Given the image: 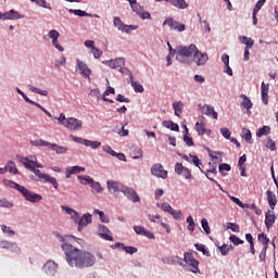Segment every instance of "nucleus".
<instances>
[{
    "label": "nucleus",
    "mask_w": 278,
    "mask_h": 278,
    "mask_svg": "<svg viewBox=\"0 0 278 278\" xmlns=\"http://www.w3.org/2000/svg\"><path fill=\"white\" fill-rule=\"evenodd\" d=\"M64 253L71 268H90L97 262L94 254L79 250L75 245H65Z\"/></svg>",
    "instance_id": "nucleus-1"
},
{
    "label": "nucleus",
    "mask_w": 278,
    "mask_h": 278,
    "mask_svg": "<svg viewBox=\"0 0 278 278\" xmlns=\"http://www.w3.org/2000/svg\"><path fill=\"white\" fill-rule=\"evenodd\" d=\"M3 186H7V188H11L13 190H17V192H21V194L24 197L25 201H28L29 203H40V201H42V195L34 193L29 191L27 188L12 180L4 179Z\"/></svg>",
    "instance_id": "nucleus-2"
},
{
    "label": "nucleus",
    "mask_w": 278,
    "mask_h": 278,
    "mask_svg": "<svg viewBox=\"0 0 278 278\" xmlns=\"http://www.w3.org/2000/svg\"><path fill=\"white\" fill-rule=\"evenodd\" d=\"M197 51V46L191 43L189 47L180 46L177 48L176 60L180 64H187L190 66L192 64V55Z\"/></svg>",
    "instance_id": "nucleus-3"
},
{
    "label": "nucleus",
    "mask_w": 278,
    "mask_h": 278,
    "mask_svg": "<svg viewBox=\"0 0 278 278\" xmlns=\"http://www.w3.org/2000/svg\"><path fill=\"white\" fill-rule=\"evenodd\" d=\"M54 121H58L59 125H63L66 129L72 131H80L84 123L75 117L66 118L64 113H61L59 117H54Z\"/></svg>",
    "instance_id": "nucleus-4"
},
{
    "label": "nucleus",
    "mask_w": 278,
    "mask_h": 278,
    "mask_svg": "<svg viewBox=\"0 0 278 278\" xmlns=\"http://www.w3.org/2000/svg\"><path fill=\"white\" fill-rule=\"evenodd\" d=\"M184 257L185 262L180 263V266L184 268V270L193 274L201 273V270L199 269V261L194 258L192 253L186 252L184 254Z\"/></svg>",
    "instance_id": "nucleus-5"
},
{
    "label": "nucleus",
    "mask_w": 278,
    "mask_h": 278,
    "mask_svg": "<svg viewBox=\"0 0 278 278\" xmlns=\"http://www.w3.org/2000/svg\"><path fill=\"white\" fill-rule=\"evenodd\" d=\"M16 160L21 164H23V166H25V168H27L28 170H31V173H34V175H36V177H37V178H34V176H30L29 179H34V181H45L48 174H42V172H40V169H37L34 165L29 164L28 157L16 155Z\"/></svg>",
    "instance_id": "nucleus-6"
},
{
    "label": "nucleus",
    "mask_w": 278,
    "mask_h": 278,
    "mask_svg": "<svg viewBox=\"0 0 278 278\" xmlns=\"http://www.w3.org/2000/svg\"><path fill=\"white\" fill-rule=\"evenodd\" d=\"M76 71L79 72V75H81L84 79H88V81H90V75H92V70L88 67V64H86V62L76 59Z\"/></svg>",
    "instance_id": "nucleus-7"
},
{
    "label": "nucleus",
    "mask_w": 278,
    "mask_h": 278,
    "mask_svg": "<svg viewBox=\"0 0 278 278\" xmlns=\"http://www.w3.org/2000/svg\"><path fill=\"white\" fill-rule=\"evenodd\" d=\"M106 188H108L109 192H111V194L118 198L121 192H123L125 186H123L118 181L109 180V181H106Z\"/></svg>",
    "instance_id": "nucleus-8"
},
{
    "label": "nucleus",
    "mask_w": 278,
    "mask_h": 278,
    "mask_svg": "<svg viewBox=\"0 0 278 278\" xmlns=\"http://www.w3.org/2000/svg\"><path fill=\"white\" fill-rule=\"evenodd\" d=\"M191 60L197 64V66H205V64H207V60H210V56H207V53H203L199 51L198 48H195V51L193 52V59Z\"/></svg>",
    "instance_id": "nucleus-9"
},
{
    "label": "nucleus",
    "mask_w": 278,
    "mask_h": 278,
    "mask_svg": "<svg viewBox=\"0 0 278 278\" xmlns=\"http://www.w3.org/2000/svg\"><path fill=\"white\" fill-rule=\"evenodd\" d=\"M198 108L201 114H204V116H208L214 121H218V113L214 110V106L210 104H199Z\"/></svg>",
    "instance_id": "nucleus-10"
},
{
    "label": "nucleus",
    "mask_w": 278,
    "mask_h": 278,
    "mask_svg": "<svg viewBox=\"0 0 278 278\" xmlns=\"http://www.w3.org/2000/svg\"><path fill=\"white\" fill-rule=\"evenodd\" d=\"M164 25H168L169 29L174 31H186V25L177 21H174L173 17H166L165 21L163 22V26Z\"/></svg>",
    "instance_id": "nucleus-11"
},
{
    "label": "nucleus",
    "mask_w": 278,
    "mask_h": 278,
    "mask_svg": "<svg viewBox=\"0 0 278 278\" xmlns=\"http://www.w3.org/2000/svg\"><path fill=\"white\" fill-rule=\"evenodd\" d=\"M21 18H25V16H23L21 13H18L14 9L4 13L0 12V21H18Z\"/></svg>",
    "instance_id": "nucleus-12"
},
{
    "label": "nucleus",
    "mask_w": 278,
    "mask_h": 278,
    "mask_svg": "<svg viewBox=\"0 0 278 278\" xmlns=\"http://www.w3.org/2000/svg\"><path fill=\"white\" fill-rule=\"evenodd\" d=\"M123 194L128 199V201H131L132 203H140V195L134 190V188L130 187H124Z\"/></svg>",
    "instance_id": "nucleus-13"
},
{
    "label": "nucleus",
    "mask_w": 278,
    "mask_h": 278,
    "mask_svg": "<svg viewBox=\"0 0 278 278\" xmlns=\"http://www.w3.org/2000/svg\"><path fill=\"white\" fill-rule=\"evenodd\" d=\"M43 273L48 275V277H55V274L58 273V263L54 261H47L43 265Z\"/></svg>",
    "instance_id": "nucleus-14"
},
{
    "label": "nucleus",
    "mask_w": 278,
    "mask_h": 278,
    "mask_svg": "<svg viewBox=\"0 0 278 278\" xmlns=\"http://www.w3.org/2000/svg\"><path fill=\"white\" fill-rule=\"evenodd\" d=\"M151 175L159 177L160 179H166V177H168V172L164 169L162 164H154L151 167Z\"/></svg>",
    "instance_id": "nucleus-15"
},
{
    "label": "nucleus",
    "mask_w": 278,
    "mask_h": 278,
    "mask_svg": "<svg viewBox=\"0 0 278 278\" xmlns=\"http://www.w3.org/2000/svg\"><path fill=\"white\" fill-rule=\"evenodd\" d=\"M90 223H92V215L90 213H85L81 217L79 216L78 222H76L78 231H83L84 227H88Z\"/></svg>",
    "instance_id": "nucleus-16"
},
{
    "label": "nucleus",
    "mask_w": 278,
    "mask_h": 278,
    "mask_svg": "<svg viewBox=\"0 0 278 278\" xmlns=\"http://www.w3.org/2000/svg\"><path fill=\"white\" fill-rule=\"evenodd\" d=\"M0 249H7V251H11V253H21V248L16 242H10L7 240L0 241Z\"/></svg>",
    "instance_id": "nucleus-17"
},
{
    "label": "nucleus",
    "mask_w": 278,
    "mask_h": 278,
    "mask_svg": "<svg viewBox=\"0 0 278 278\" xmlns=\"http://www.w3.org/2000/svg\"><path fill=\"white\" fill-rule=\"evenodd\" d=\"M175 173L176 175H179L185 178V179H191L192 174L190 173V169L188 167H185L181 163H176L175 165Z\"/></svg>",
    "instance_id": "nucleus-18"
},
{
    "label": "nucleus",
    "mask_w": 278,
    "mask_h": 278,
    "mask_svg": "<svg viewBox=\"0 0 278 278\" xmlns=\"http://www.w3.org/2000/svg\"><path fill=\"white\" fill-rule=\"evenodd\" d=\"M102 64L105 66H109L110 68H121V66H125V59L124 58H117L112 59L109 61H102Z\"/></svg>",
    "instance_id": "nucleus-19"
},
{
    "label": "nucleus",
    "mask_w": 278,
    "mask_h": 278,
    "mask_svg": "<svg viewBox=\"0 0 278 278\" xmlns=\"http://www.w3.org/2000/svg\"><path fill=\"white\" fill-rule=\"evenodd\" d=\"M98 227V236H100V238H103V240H109L110 242L114 240V238L112 237V231H110L109 227L104 225H99Z\"/></svg>",
    "instance_id": "nucleus-20"
},
{
    "label": "nucleus",
    "mask_w": 278,
    "mask_h": 278,
    "mask_svg": "<svg viewBox=\"0 0 278 278\" xmlns=\"http://www.w3.org/2000/svg\"><path fill=\"white\" fill-rule=\"evenodd\" d=\"M53 236L59 240V242H62L61 249L63 252H64V247H73V244H71L70 242L75 237L68 236V235L61 236L59 232H53Z\"/></svg>",
    "instance_id": "nucleus-21"
},
{
    "label": "nucleus",
    "mask_w": 278,
    "mask_h": 278,
    "mask_svg": "<svg viewBox=\"0 0 278 278\" xmlns=\"http://www.w3.org/2000/svg\"><path fill=\"white\" fill-rule=\"evenodd\" d=\"M134 231L137 236H144L146 238H149V240H155V235L147 230L143 226H134Z\"/></svg>",
    "instance_id": "nucleus-22"
},
{
    "label": "nucleus",
    "mask_w": 278,
    "mask_h": 278,
    "mask_svg": "<svg viewBox=\"0 0 278 278\" xmlns=\"http://www.w3.org/2000/svg\"><path fill=\"white\" fill-rule=\"evenodd\" d=\"M275 220H277V216H275V212L268 211L265 215V227L270 229L273 225H275Z\"/></svg>",
    "instance_id": "nucleus-23"
},
{
    "label": "nucleus",
    "mask_w": 278,
    "mask_h": 278,
    "mask_svg": "<svg viewBox=\"0 0 278 278\" xmlns=\"http://www.w3.org/2000/svg\"><path fill=\"white\" fill-rule=\"evenodd\" d=\"M61 208L71 216L72 220L77 225V222H79V213L72 208L71 206H61Z\"/></svg>",
    "instance_id": "nucleus-24"
},
{
    "label": "nucleus",
    "mask_w": 278,
    "mask_h": 278,
    "mask_svg": "<svg viewBox=\"0 0 278 278\" xmlns=\"http://www.w3.org/2000/svg\"><path fill=\"white\" fill-rule=\"evenodd\" d=\"M48 149H51V151H54L58 155H64L65 153H68V148L64 146H58L56 143L50 142Z\"/></svg>",
    "instance_id": "nucleus-25"
},
{
    "label": "nucleus",
    "mask_w": 278,
    "mask_h": 278,
    "mask_svg": "<svg viewBox=\"0 0 278 278\" xmlns=\"http://www.w3.org/2000/svg\"><path fill=\"white\" fill-rule=\"evenodd\" d=\"M127 75L130 79V84H131V87L134 88L135 92H144V87H142V85H140V83H137L134 80V75L131 74V71H127Z\"/></svg>",
    "instance_id": "nucleus-26"
},
{
    "label": "nucleus",
    "mask_w": 278,
    "mask_h": 278,
    "mask_svg": "<svg viewBox=\"0 0 278 278\" xmlns=\"http://www.w3.org/2000/svg\"><path fill=\"white\" fill-rule=\"evenodd\" d=\"M269 84L262 83L261 85V94H262V101L264 105H268V90H269Z\"/></svg>",
    "instance_id": "nucleus-27"
},
{
    "label": "nucleus",
    "mask_w": 278,
    "mask_h": 278,
    "mask_svg": "<svg viewBox=\"0 0 278 278\" xmlns=\"http://www.w3.org/2000/svg\"><path fill=\"white\" fill-rule=\"evenodd\" d=\"M241 98L243 99L241 102V108H244L247 110L248 116H251V108H253V102H251V98L244 94H242Z\"/></svg>",
    "instance_id": "nucleus-28"
},
{
    "label": "nucleus",
    "mask_w": 278,
    "mask_h": 278,
    "mask_svg": "<svg viewBox=\"0 0 278 278\" xmlns=\"http://www.w3.org/2000/svg\"><path fill=\"white\" fill-rule=\"evenodd\" d=\"M110 94H116V90L114 87H108L106 90L102 94V101H105L106 103H114V100L106 98Z\"/></svg>",
    "instance_id": "nucleus-29"
},
{
    "label": "nucleus",
    "mask_w": 278,
    "mask_h": 278,
    "mask_svg": "<svg viewBox=\"0 0 278 278\" xmlns=\"http://www.w3.org/2000/svg\"><path fill=\"white\" fill-rule=\"evenodd\" d=\"M267 201L270 210H275V206L277 205V197L270 190H267Z\"/></svg>",
    "instance_id": "nucleus-30"
},
{
    "label": "nucleus",
    "mask_w": 278,
    "mask_h": 278,
    "mask_svg": "<svg viewBox=\"0 0 278 278\" xmlns=\"http://www.w3.org/2000/svg\"><path fill=\"white\" fill-rule=\"evenodd\" d=\"M184 142L187 144V147H194V141H192V137H190V134H188V126L184 125Z\"/></svg>",
    "instance_id": "nucleus-31"
},
{
    "label": "nucleus",
    "mask_w": 278,
    "mask_h": 278,
    "mask_svg": "<svg viewBox=\"0 0 278 278\" xmlns=\"http://www.w3.org/2000/svg\"><path fill=\"white\" fill-rule=\"evenodd\" d=\"M172 106L174 108V114L175 116H180L179 114H181V112H184V102L181 101H176L172 104Z\"/></svg>",
    "instance_id": "nucleus-32"
},
{
    "label": "nucleus",
    "mask_w": 278,
    "mask_h": 278,
    "mask_svg": "<svg viewBox=\"0 0 278 278\" xmlns=\"http://www.w3.org/2000/svg\"><path fill=\"white\" fill-rule=\"evenodd\" d=\"M26 103H30V105H35V108H39V110H41V112L47 114V116H49V118H53V115L51 114V112L47 111V109H43L42 105H40V103L34 102V100H31L29 98H28V101H26Z\"/></svg>",
    "instance_id": "nucleus-33"
},
{
    "label": "nucleus",
    "mask_w": 278,
    "mask_h": 278,
    "mask_svg": "<svg viewBox=\"0 0 278 278\" xmlns=\"http://www.w3.org/2000/svg\"><path fill=\"white\" fill-rule=\"evenodd\" d=\"M172 5L178 8V10H187L188 2H186V0H172Z\"/></svg>",
    "instance_id": "nucleus-34"
},
{
    "label": "nucleus",
    "mask_w": 278,
    "mask_h": 278,
    "mask_svg": "<svg viewBox=\"0 0 278 278\" xmlns=\"http://www.w3.org/2000/svg\"><path fill=\"white\" fill-rule=\"evenodd\" d=\"M163 127L170 129L172 131H179V125L175 124L173 121H164Z\"/></svg>",
    "instance_id": "nucleus-35"
},
{
    "label": "nucleus",
    "mask_w": 278,
    "mask_h": 278,
    "mask_svg": "<svg viewBox=\"0 0 278 278\" xmlns=\"http://www.w3.org/2000/svg\"><path fill=\"white\" fill-rule=\"evenodd\" d=\"M43 184H51L54 190H58V188H60V185L58 184V179H55L54 177H51L49 174L46 176V179H43Z\"/></svg>",
    "instance_id": "nucleus-36"
},
{
    "label": "nucleus",
    "mask_w": 278,
    "mask_h": 278,
    "mask_svg": "<svg viewBox=\"0 0 278 278\" xmlns=\"http://www.w3.org/2000/svg\"><path fill=\"white\" fill-rule=\"evenodd\" d=\"M130 157H132V160H140L142 157V149L141 148H132L130 150Z\"/></svg>",
    "instance_id": "nucleus-37"
},
{
    "label": "nucleus",
    "mask_w": 278,
    "mask_h": 278,
    "mask_svg": "<svg viewBox=\"0 0 278 278\" xmlns=\"http://www.w3.org/2000/svg\"><path fill=\"white\" fill-rule=\"evenodd\" d=\"M67 12L70 14H75V16H89V17L92 16V14H90V13H88L86 11H81L79 9H76V10L75 9H68Z\"/></svg>",
    "instance_id": "nucleus-38"
},
{
    "label": "nucleus",
    "mask_w": 278,
    "mask_h": 278,
    "mask_svg": "<svg viewBox=\"0 0 278 278\" xmlns=\"http://www.w3.org/2000/svg\"><path fill=\"white\" fill-rule=\"evenodd\" d=\"M90 188H91V192L93 194L94 193L99 194V193L103 192V188L101 187V184H99L98 181L92 180Z\"/></svg>",
    "instance_id": "nucleus-39"
},
{
    "label": "nucleus",
    "mask_w": 278,
    "mask_h": 278,
    "mask_svg": "<svg viewBox=\"0 0 278 278\" xmlns=\"http://www.w3.org/2000/svg\"><path fill=\"white\" fill-rule=\"evenodd\" d=\"M4 167L7 168V172L9 170V173L12 175H18V169L16 168V164L14 162L9 161Z\"/></svg>",
    "instance_id": "nucleus-40"
},
{
    "label": "nucleus",
    "mask_w": 278,
    "mask_h": 278,
    "mask_svg": "<svg viewBox=\"0 0 278 278\" xmlns=\"http://www.w3.org/2000/svg\"><path fill=\"white\" fill-rule=\"evenodd\" d=\"M77 179H79L81 186H91L92 181L94 180L90 176H77Z\"/></svg>",
    "instance_id": "nucleus-41"
},
{
    "label": "nucleus",
    "mask_w": 278,
    "mask_h": 278,
    "mask_svg": "<svg viewBox=\"0 0 278 278\" xmlns=\"http://www.w3.org/2000/svg\"><path fill=\"white\" fill-rule=\"evenodd\" d=\"M28 88H29L30 92H35L36 94H41V97H48L49 96V91L38 89L33 85H29Z\"/></svg>",
    "instance_id": "nucleus-42"
},
{
    "label": "nucleus",
    "mask_w": 278,
    "mask_h": 278,
    "mask_svg": "<svg viewBox=\"0 0 278 278\" xmlns=\"http://www.w3.org/2000/svg\"><path fill=\"white\" fill-rule=\"evenodd\" d=\"M30 144L31 147H48L50 142L49 141H45L42 139H37V140H30Z\"/></svg>",
    "instance_id": "nucleus-43"
},
{
    "label": "nucleus",
    "mask_w": 278,
    "mask_h": 278,
    "mask_svg": "<svg viewBox=\"0 0 278 278\" xmlns=\"http://www.w3.org/2000/svg\"><path fill=\"white\" fill-rule=\"evenodd\" d=\"M242 134L245 142H248L249 144H253V136L251 135V130L243 128Z\"/></svg>",
    "instance_id": "nucleus-44"
},
{
    "label": "nucleus",
    "mask_w": 278,
    "mask_h": 278,
    "mask_svg": "<svg viewBox=\"0 0 278 278\" xmlns=\"http://www.w3.org/2000/svg\"><path fill=\"white\" fill-rule=\"evenodd\" d=\"M270 134V126H263L256 132L257 138H262V136H268Z\"/></svg>",
    "instance_id": "nucleus-45"
},
{
    "label": "nucleus",
    "mask_w": 278,
    "mask_h": 278,
    "mask_svg": "<svg viewBox=\"0 0 278 278\" xmlns=\"http://www.w3.org/2000/svg\"><path fill=\"white\" fill-rule=\"evenodd\" d=\"M219 251L222 253V255H229V251H233V245L229 244H223L222 247H219Z\"/></svg>",
    "instance_id": "nucleus-46"
},
{
    "label": "nucleus",
    "mask_w": 278,
    "mask_h": 278,
    "mask_svg": "<svg viewBox=\"0 0 278 278\" xmlns=\"http://www.w3.org/2000/svg\"><path fill=\"white\" fill-rule=\"evenodd\" d=\"M169 214L173 216V218H175V220H184V213H181L179 210L175 211V208H172Z\"/></svg>",
    "instance_id": "nucleus-47"
},
{
    "label": "nucleus",
    "mask_w": 278,
    "mask_h": 278,
    "mask_svg": "<svg viewBox=\"0 0 278 278\" xmlns=\"http://www.w3.org/2000/svg\"><path fill=\"white\" fill-rule=\"evenodd\" d=\"M85 147H90L91 149H99V147H101V142L100 141H91L88 139H85Z\"/></svg>",
    "instance_id": "nucleus-48"
},
{
    "label": "nucleus",
    "mask_w": 278,
    "mask_h": 278,
    "mask_svg": "<svg viewBox=\"0 0 278 278\" xmlns=\"http://www.w3.org/2000/svg\"><path fill=\"white\" fill-rule=\"evenodd\" d=\"M195 130L198 131L199 136H204V134H207V129L205 128V125L199 122L195 123Z\"/></svg>",
    "instance_id": "nucleus-49"
},
{
    "label": "nucleus",
    "mask_w": 278,
    "mask_h": 278,
    "mask_svg": "<svg viewBox=\"0 0 278 278\" xmlns=\"http://www.w3.org/2000/svg\"><path fill=\"white\" fill-rule=\"evenodd\" d=\"M157 207H160V210H162L163 212H168V214H170V212L173 211V206H170V204H168L167 202H163V203H157L156 204Z\"/></svg>",
    "instance_id": "nucleus-50"
},
{
    "label": "nucleus",
    "mask_w": 278,
    "mask_h": 278,
    "mask_svg": "<svg viewBox=\"0 0 278 278\" xmlns=\"http://www.w3.org/2000/svg\"><path fill=\"white\" fill-rule=\"evenodd\" d=\"M230 201H232L233 203H236V205H239V207H242V210H244L245 207H249V204H244L242 201H240V199L233 197V195H228Z\"/></svg>",
    "instance_id": "nucleus-51"
},
{
    "label": "nucleus",
    "mask_w": 278,
    "mask_h": 278,
    "mask_svg": "<svg viewBox=\"0 0 278 278\" xmlns=\"http://www.w3.org/2000/svg\"><path fill=\"white\" fill-rule=\"evenodd\" d=\"M258 242H262V244L268 249V242H270V239L266 237V233L262 232L258 235Z\"/></svg>",
    "instance_id": "nucleus-52"
},
{
    "label": "nucleus",
    "mask_w": 278,
    "mask_h": 278,
    "mask_svg": "<svg viewBox=\"0 0 278 278\" xmlns=\"http://www.w3.org/2000/svg\"><path fill=\"white\" fill-rule=\"evenodd\" d=\"M240 42L247 45L248 48H253V45L255 43V41L249 37H240Z\"/></svg>",
    "instance_id": "nucleus-53"
},
{
    "label": "nucleus",
    "mask_w": 278,
    "mask_h": 278,
    "mask_svg": "<svg viewBox=\"0 0 278 278\" xmlns=\"http://www.w3.org/2000/svg\"><path fill=\"white\" fill-rule=\"evenodd\" d=\"M93 214L99 215L101 223H110V218L105 216V213H103V211L94 210Z\"/></svg>",
    "instance_id": "nucleus-54"
},
{
    "label": "nucleus",
    "mask_w": 278,
    "mask_h": 278,
    "mask_svg": "<svg viewBox=\"0 0 278 278\" xmlns=\"http://www.w3.org/2000/svg\"><path fill=\"white\" fill-rule=\"evenodd\" d=\"M113 25H114V27H116V29H118L119 31L123 29V26L125 25L124 23H123V21H121V17H118V16H115L114 18H113Z\"/></svg>",
    "instance_id": "nucleus-55"
},
{
    "label": "nucleus",
    "mask_w": 278,
    "mask_h": 278,
    "mask_svg": "<svg viewBox=\"0 0 278 278\" xmlns=\"http://www.w3.org/2000/svg\"><path fill=\"white\" fill-rule=\"evenodd\" d=\"M194 247L197 251H200L201 253H203V255H206V257H210V251L205 250V244L195 243Z\"/></svg>",
    "instance_id": "nucleus-56"
},
{
    "label": "nucleus",
    "mask_w": 278,
    "mask_h": 278,
    "mask_svg": "<svg viewBox=\"0 0 278 278\" xmlns=\"http://www.w3.org/2000/svg\"><path fill=\"white\" fill-rule=\"evenodd\" d=\"M0 207H5L7 210H11V207H14V204L12 202L8 201V199H1Z\"/></svg>",
    "instance_id": "nucleus-57"
},
{
    "label": "nucleus",
    "mask_w": 278,
    "mask_h": 278,
    "mask_svg": "<svg viewBox=\"0 0 278 278\" xmlns=\"http://www.w3.org/2000/svg\"><path fill=\"white\" fill-rule=\"evenodd\" d=\"M136 29H138V26H136V25L124 24V26H122V30L121 31H125L126 34H130V31H134Z\"/></svg>",
    "instance_id": "nucleus-58"
},
{
    "label": "nucleus",
    "mask_w": 278,
    "mask_h": 278,
    "mask_svg": "<svg viewBox=\"0 0 278 278\" xmlns=\"http://www.w3.org/2000/svg\"><path fill=\"white\" fill-rule=\"evenodd\" d=\"M132 12H136V14H141V12L144 10V8H142V5H140V3L136 2L135 4L130 5Z\"/></svg>",
    "instance_id": "nucleus-59"
},
{
    "label": "nucleus",
    "mask_w": 278,
    "mask_h": 278,
    "mask_svg": "<svg viewBox=\"0 0 278 278\" xmlns=\"http://www.w3.org/2000/svg\"><path fill=\"white\" fill-rule=\"evenodd\" d=\"M48 38H50L52 41L53 40H58V38H60V31L55 30V29H51L48 33Z\"/></svg>",
    "instance_id": "nucleus-60"
},
{
    "label": "nucleus",
    "mask_w": 278,
    "mask_h": 278,
    "mask_svg": "<svg viewBox=\"0 0 278 278\" xmlns=\"http://www.w3.org/2000/svg\"><path fill=\"white\" fill-rule=\"evenodd\" d=\"M91 53H92L94 60H99V58H101V55H103V50L96 47V48H92Z\"/></svg>",
    "instance_id": "nucleus-61"
},
{
    "label": "nucleus",
    "mask_w": 278,
    "mask_h": 278,
    "mask_svg": "<svg viewBox=\"0 0 278 278\" xmlns=\"http://www.w3.org/2000/svg\"><path fill=\"white\" fill-rule=\"evenodd\" d=\"M219 173L222 174V175H225V172L224 170H227V172H229V170H231V165L230 164H227V163H222V164H219Z\"/></svg>",
    "instance_id": "nucleus-62"
},
{
    "label": "nucleus",
    "mask_w": 278,
    "mask_h": 278,
    "mask_svg": "<svg viewBox=\"0 0 278 278\" xmlns=\"http://www.w3.org/2000/svg\"><path fill=\"white\" fill-rule=\"evenodd\" d=\"M1 230L3 233H8V236H11V237L15 236V233H16L14 230H12V228H10L5 225H1Z\"/></svg>",
    "instance_id": "nucleus-63"
},
{
    "label": "nucleus",
    "mask_w": 278,
    "mask_h": 278,
    "mask_svg": "<svg viewBox=\"0 0 278 278\" xmlns=\"http://www.w3.org/2000/svg\"><path fill=\"white\" fill-rule=\"evenodd\" d=\"M201 225H202V229L205 231V233L210 235L211 233L210 223H207V220L205 218H202Z\"/></svg>",
    "instance_id": "nucleus-64"
}]
</instances>
